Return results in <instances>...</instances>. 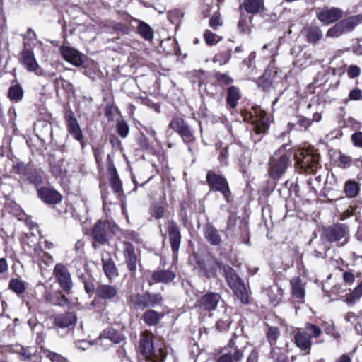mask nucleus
Masks as SVG:
<instances>
[{
	"label": "nucleus",
	"mask_w": 362,
	"mask_h": 362,
	"mask_svg": "<svg viewBox=\"0 0 362 362\" xmlns=\"http://www.w3.org/2000/svg\"><path fill=\"white\" fill-rule=\"evenodd\" d=\"M342 10L338 8H332L330 9H324L317 13L318 19L325 24H330L341 18Z\"/></svg>",
	"instance_id": "22"
},
{
	"label": "nucleus",
	"mask_w": 362,
	"mask_h": 362,
	"mask_svg": "<svg viewBox=\"0 0 362 362\" xmlns=\"http://www.w3.org/2000/svg\"><path fill=\"white\" fill-rule=\"evenodd\" d=\"M60 52L66 61L76 66H81L83 62V55L74 48L62 46Z\"/></svg>",
	"instance_id": "17"
},
{
	"label": "nucleus",
	"mask_w": 362,
	"mask_h": 362,
	"mask_svg": "<svg viewBox=\"0 0 362 362\" xmlns=\"http://www.w3.org/2000/svg\"><path fill=\"white\" fill-rule=\"evenodd\" d=\"M110 184L114 192L118 193L120 192L122 189V182L119 179V177L117 174H114L110 179Z\"/></svg>",
	"instance_id": "52"
},
{
	"label": "nucleus",
	"mask_w": 362,
	"mask_h": 362,
	"mask_svg": "<svg viewBox=\"0 0 362 362\" xmlns=\"http://www.w3.org/2000/svg\"><path fill=\"white\" fill-rule=\"evenodd\" d=\"M324 237L330 243H337L341 247L348 243L349 228L345 224L338 223L325 229Z\"/></svg>",
	"instance_id": "5"
},
{
	"label": "nucleus",
	"mask_w": 362,
	"mask_h": 362,
	"mask_svg": "<svg viewBox=\"0 0 362 362\" xmlns=\"http://www.w3.org/2000/svg\"><path fill=\"white\" fill-rule=\"evenodd\" d=\"M214 78L217 81L224 85H229L233 81V78L229 75L221 72H216L214 74Z\"/></svg>",
	"instance_id": "50"
},
{
	"label": "nucleus",
	"mask_w": 362,
	"mask_h": 362,
	"mask_svg": "<svg viewBox=\"0 0 362 362\" xmlns=\"http://www.w3.org/2000/svg\"><path fill=\"white\" fill-rule=\"evenodd\" d=\"M279 44L276 42H270L265 44L262 49V52L266 56L271 57L273 59L278 55Z\"/></svg>",
	"instance_id": "40"
},
{
	"label": "nucleus",
	"mask_w": 362,
	"mask_h": 362,
	"mask_svg": "<svg viewBox=\"0 0 362 362\" xmlns=\"http://www.w3.org/2000/svg\"><path fill=\"white\" fill-rule=\"evenodd\" d=\"M84 288L87 293L93 294L94 292L96 293V287L93 282H89L83 280Z\"/></svg>",
	"instance_id": "61"
},
{
	"label": "nucleus",
	"mask_w": 362,
	"mask_h": 362,
	"mask_svg": "<svg viewBox=\"0 0 362 362\" xmlns=\"http://www.w3.org/2000/svg\"><path fill=\"white\" fill-rule=\"evenodd\" d=\"M357 319L358 317L356 315V314L351 312L346 313L344 316V320L348 322L354 324L355 329L356 330L357 332H359L360 330L361 329V326L359 324H355Z\"/></svg>",
	"instance_id": "53"
},
{
	"label": "nucleus",
	"mask_w": 362,
	"mask_h": 362,
	"mask_svg": "<svg viewBox=\"0 0 362 362\" xmlns=\"http://www.w3.org/2000/svg\"><path fill=\"white\" fill-rule=\"evenodd\" d=\"M359 191V184L355 180H348L345 182L344 192L348 197H355L358 195Z\"/></svg>",
	"instance_id": "35"
},
{
	"label": "nucleus",
	"mask_w": 362,
	"mask_h": 362,
	"mask_svg": "<svg viewBox=\"0 0 362 362\" xmlns=\"http://www.w3.org/2000/svg\"><path fill=\"white\" fill-rule=\"evenodd\" d=\"M269 298L272 303L276 305L283 296V291L278 286H273L268 291Z\"/></svg>",
	"instance_id": "41"
},
{
	"label": "nucleus",
	"mask_w": 362,
	"mask_h": 362,
	"mask_svg": "<svg viewBox=\"0 0 362 362\" xmlns=\"http://www.w3.org/2000/svg\"><path fill=\"white\" fill-rule=\"evenodd\" d=\"M208 185L211 189L219 191L224 198L228 202L230 196V191L226 180L222 176L209 171L206 176Z\"/></svg>",
	"instance_id": "7"
},
{
	"label": "nucleus",
	"mask_w": 362,
	"mask_h": 362,
	"mask_svg": "<svg viewBox=\"0 0 362 362\" xmlns=\"http://www.w3.org/2000/svg\"><path fill=\"white\" fill-rule=\"evenodd\" d=\"M243 6L247 13L255 14L263 9L264 2L262 0H244Z\"/></svg>",
	"instance_id": "33"
},
{
	"label": "nucleus",
	"mask_w": 362,
	"mask_h": 362,
	"mask_svg": "<svg viewBox=\"0 0 362 362\" xmlns=\"http://www.w3.org/2000/svg\"><path fill=\"white\" fill-rule=\"evenodd\" d=\"M240 98L238 88L235 86H230L228 89L227 103L231 108L237 106L238 101Z\"/></svg>",
	"instance_id": "36"
},
{
	"label": "nucleus",
	"mask_w": 362,
	"mask_h": 362,
	"mask_svg": "<svg viewBox=\"0 0 362 362\" xmlns=\"http://www.w3.org/2000/svg\"><path fill=\"white\" fill-rule=\"evenodd\" d=\"M53 274L62 289L69 292L73 287L71 276L66 267L62 264L55 265Z\"/></svg>",
	"instance_id": "9"
},
{
	"label": "nucleus",
	"mask_w": 362,
	"mask_h": 362,
	"mask_svg": "<svg viewBox=\"0 0 362 362\" xmlns=\"http://www.w3.org/2000/svg\"><path fill=\"white\" fill-rule=\"evenodd\" d=\"M221 298V297L218 293H209L199 298L197 301L196 305L204 310H212L216 308Z\"/></svg>",
	"instance_id": "14"
},
{
	"label": "nucleus",
	"mask_w": 362,
	"mask_h": 362,
	"mask_svg": "<svg viewBox=\"0 0 362 362\" xmlns=\"http://www.w3.org/2000/svg\"><path fill=\"white\" fill-rule=\"evenodd\" d=\"M167 231L169 235L173 257L177 258L182 238L180 228L174 221H168L167 223Z\"/></svg>",
	"instance_id": "11"
},
{
	"label": "nucleus",
	"mask_w": 362,
	"mask_h": 362,
	"mask_svg": "<svg viewBox=\"0 0 362 362\" xmlns=\"http://www.w3.org/2000/svg\"><path fill=\"white\" fill-rule=\"evenodd\" d=\"M227 158H228L227 148L226 147L220 148L218 160L222 165H225L226 163Z\"/></svg>",
	"instance_id": "63"
},
{
	"label": "nucleus",
	"mask_w": 362,
	"mask_h": 362,
	"mask_svg": "<svg viewBox=\"0 0 362 362\" xmlns=\"http://www.w3.org/2000/svg\"><path fill=\"white\" fill-rule=\"evenodd\" d=\"M103 270L110 281L118 276V270L115 263L108 252L102 255Z\"/></svg>",
	"instance_id": "20"
},
{
	"label": "nucleus",
	"mask_w": 362,
	"mask_h": 362,
	"mask_svg": "<svg viewBox=\"0 0 362 362\" xmlns=\"http://www.w3.org/2000/svg\"><path fill=\"white\" fill-rule=\"evenodd\" d=\"M303 33L305 36L307 42L313 45L317 44L323 37L322 30L317 26L305 28Z\"/></svg>",
	"instance_id": "24"
},
{
	"label": "nucleus",
	"mask_w": 362,
	"mask_h": 362,
	"mask_svg": "<svg viewBox=\"0 0 362 362\" xmlns=\"http://www.w3.org/2000/svg\"><path fill=\"white\" fill-rule=\"evenodd\" d=\"M204 39L207 45L212 46L220 42L222 37L209 30H206L204 33Z\"/></svg>",
	"instance_id": "44"
},
{
	"label": "nucleus",
	"mask_w": 362,
	"mask_h": 362,
	"mask_svg": "<svg viewBox=\"0 0 362 362\" xmlns=\"http://www.w3.org/2000/svg\"><path fill=\"white\" fill-rule=\"evenodd\" d=\"M349 98L351 100H358L362 98V91L360 89H353L349 94Z\"/></svg>",
	"instance_id": "60"
},
{
	"label": "nucleus",
	"mask_w": 362,
	"mask_h": 362,
	"mask_svg": "<svg viewBox=\"0 0 362 362\" xmlns=\"http://www.w3.org/2000/svg\"><path fill=\"white\" fill-rule=\"evenodd\" d=\"M22 244L24 252L29 256L32 257L41 256L42 249L39 245L37 240L34 235L30 237L26 236L23 240Z\"/></svg>",
	"instance_id": "18"
},
{
	"label": "nucleus",
	"mask_w": 362,
	"mask_h": 362,
	"mask_svg": "<svg viewBox=\"0 0 362 362\" xmlns=\"http://www.w3.org/2000/svg\"><path fill=\"white\" fill-rule=\"evenodd\" d=\"M27 180L33 184L37 189L38 186L42 183V177L40 171L36 169L30 168L26 175Z\"/></svg>",
	"instance_id": "38"
},
{
	"label": "nucleus",
	"mask_w": 362,
	"mask_h": 362,
	"mask_svg": "<svg viewBox=\"0 0 362 362\" xmlns=\"http://www.w3.org/2000/svg\"><path fill=\"white\" fill-rule=\"evenodd\" d=\"M31 168H29L28 165L24 164L23 163H18L16 165L13 166V170L15 173L23 175L26 177L28 172Z\"/></svg>",
	"instance_id": "55"
},
{
	"label": "nucleus",
	"mask_w": 362,
	"mask_h": 362,
	"mask_svg": "<svg viewBox=\"0 0 362 362\" xmlns=\"http://www.w3.org/2000/svg\"><path fill=\"white\" fill-rule=\"evenodd\" d=\"M9 288L17 295H21L25 291V284L21 279H11L9 281Z\"/></svg>",
	"instance_id": "43"
},
{
	"label": "nucleus",
	"mask_w": 362,
	"mask_h": 362,
	"mask_svg": "<svg viewBox=\"0 0 362 362\" xmlns=\"http://www.w3.org/2000/svg\"><path fill=\"white\" fill-rule=\"evenodd\" d=\"M169 127L182 137L186 144L189 145L195 141L193 132L183 119L173 118L170 122Z\"/></svg>",
	"instance_id": "6"
},
{
	"label": "nucleus",
	"mask_w": 362,
	"mask_h": 362,
	"mask_svg": "<svg viewBox=\"0 0 362 362\" xmlns=\"http://www.w3.org/2000/svg\"><path fill=\"white\" fill-rule=\"evenodd\" d=\"M37 191L38 197L47 204H57L62 199V194L52 187H40Z\"/></svg>",
	"instance_id": "13"
},
{
	"label": "nucleus",
	"mask_w": 362,
	"mask_h": 362,
	"mask_svg": "<svg viewBox=\"0 0 362 362\" xmlns=\"http://www.w3.org/2000/svg\"><path fill=\"white\" fill-rule=\"evenodd\" d=\"M124 256L129 272L134 273L136 270L137 257L134 247L129 242L124 241Z\"/></svg>",
	"instance_id": "16"
},
{
	"label": "nucleus",
	"mask_w": 362,
	"mask_h": 362,
	"mask_svg": "<svg viewBox=\"0 0 362 362\" xmlns=\"http://www.w3.org/2000/svg\"><path fill=\"white\" fill-rule=\"evenodd\" d=\"M279 334L280 332L277 327H269L268 328V331L267 332V338L272 348L276 345Z\"/></svg>",
	"instance_id": "45"
},
{
	"label": "nucleus",
	"mask_w": 362,
	"mask_h": 362,
	"mask_svg": "<svg viewBox=\"0 0 362 362\" xmlns=\"http://www.w3.org/2000/svg\"><path fill=\"white\" fill-rule=\"evenodd\" d=\"M151 277L156 282L168 284L175 278V274L170 270H158L154 272Z\"/></svg>",
	"instance_id": "31"
},
{
	"label": "nucleus",
	"mask_w": 362,
	"mask_h": 362,
	"mask_svg": "<svg viewBox=\"0 0 362 362\" xmlns=\"http://www.w3.org/2000/svg\"><path fill=\"white\" fill-rule=\"evenodd\" d=\"M222 264L214 259H199L197 261L195 269L199 270L207 278L215 277L218 269L222 270Z\"/></svg>",
	"instance_id": "12"
},
{
	"label": "nucleus",
	"mask_w": 362,
	"mask_h": 362,
	"mask_svg": "<svg viewBox=\"0 0 362 362\" xmlns=\"http://www.w3.org/2000/svg\"><path fill=\"white\" fill-rule=\"evenodd\" d=\"M303 330L305 331L309 334V336H310V339L317 338L322 334V329L320 327L309 322L305 325V328Z\"/></svg>",
	"instance_id": "47"
},
{
	"label": "nucleus",
	"mask_w": 362,
	"mask_h": 362,
	"mask_svg": "<svg viewBox=\"0 0 362 362\" xmlns=\"http://www.w3.org/2000/svg\"><path fill=\"white\" fill-rule=\"evenodd\" d=\"M297 165L306 172L315 173L318 168L319 157L312 150L300 148L295 154Z\"/></svg>",
	"instance_id": "4"
},
{
	"label": "nucleus",
	"mask_w": 362,
	"mask_h": 362,
	"mask_svg": "<svg viewBox=\"0 0 362 362\" xmlns=\"http://www.w3.org/2000/svg\"><path fill=\"white\" fill-rule=\"evenodd\" d=\"M243 349H235L233 354L226 353L220 356L215 362H240L244 357Z\"/></svg>",
	"instance_id": "28"
},
{
	"label": "nucleus",
	"mask_w": 362,
	"mask_h": 362,
	"mask_svg": "<svg viewBox=\"0 0 362 362\" xmlns=\"http://www.w3.org/2000/svg\"><path fill=\"white\" fill-rule=\"evenodd\" d=\"M338 160L344 167L349 166L351 162V158L344 153H340Z\"/></svg>",
	"instance_id": "62"
},
{
	"label": "nucleus",
	"mask_w": 362,
	"mask_h": 362,
	"mask_svg": "<svg viewBox=\"0 0 362 362\" xmlns=\"http://www.w3.org/2000/svg\"><path fill=\"white\" fill-rule=\"evenodd\" d=\"M209 25L212 29L215 30H217L218 27L223 25V22L221 20V16L219 13L217 12L211 16L209 19Z\"/></svg>",
	"instance_id": "48"
},
{
	"label": "nucleus",
	"mask_w": 362,
	"mask_h": 362,
	"mask_svg": "<svg viewBox=\"0 0 362 362\" xmlns=\"http://www.w3.org/2000/svg\"><path fill=\"white\" fill-rule=\"evenodd\" d=\"M344 33L341 30L340 25L338 23L335 24L333 27L330 28L326 34L327 37H338L343 35Z\"/></svg>",
	"instance_id": "49"
},
{
	"label": "nucleus",
	"mask_w": 362,
	"mask_h": 362,
	"mask_svg": "<svg viewBox=\"0 0 362 362\" xmlns=\"http://www.w3.org/2000/svg\"><path fill=\"white\" fill-rule=\"evenodd\" d=\"M204 235L212 245H218L221 243V237L218 231L212 225L206 224L204 226Z\"/></svg>",
	"instance_id": "25"
},
{
	"label": "nucleus",
	"mask_w": 362,
	"mask_h": 362,
	"mask_svg": "<svg viewBox=\"0 0 362 362\" xmlns=\"http://www.w3.org/2000/svg\"><path fill=\"white\" fill-rule=\"evenodd\" d=\"M148 307H155L156 305H160L163 297L160 293H151L148 292L145 293Z\"/></svg>",
	"instance_id": "46"
},
{
	"label": "nucleus",
	"mask_w": 362,
	"mask_h": 362,
	"mask_svg": "<svg viewBox=\"0 0 362 362\" xmlns=\"http://www.w3.org/2000/svg\"><path fill=\"white\" fill-rule=\"evenodd\" d=\"M354 146L362 148V132H356L351 135Z\"/></svg>",
	"instance_id": "59"
},
{
	"label": "nucleus",
	"mask_w": 362,
	"mask_h": 362,
	"mask_svg": "<svg viewBox=\"0 0 362 362\" xmlns=\"http://www.w3.org/2000/svg\"><path fill=\"white\" fill-rule=\"evenodd\" d=\"M47 357L52 362H69L66 358L52 351L46 352Z\"/></svg>",
	"instance_id": "56"
},
{
	"label": "nucleus",
	"mask_w": 362,
	"mask_h": 362,
	"mask_svg": "<svg viewBox=\"0 0 362 362\" xmlns=\"http://www.w3.org/2000/svg\"><path fill=\"white\" fill-rule=\"evenodd\" d=\"M346 72L348 77L354 79L358 77L361 71L359 66L352 64L347 68Z\"/></svg>",
	"instance_id": "54"
},
{
	"label": "nucleus",
	"mask_w": 362,
	"mask_h": 362,
	"mask_svg": "<svg viewBox=\"0 0 362 362\" xmlns=\"http://www.w3.org/2000/svg\"><path fill=\"white\" fill-rule=\"evenodd\" d=\"M8 95L11 100L18 103L23 99V90L19 84L12 85L8 89Z\"/></svg>",
	"instance_id": "37"
},
{
	"label": "nucleus",
	"mask_w": 362,
	"mask_h": 362,
	"mask_svg": "<svg viewBox=\"0 0 362 362\" xmlns=\"http://www.w3.org/2000/svg\"><path fill=\"white\" fill-rule=\"evenodd\" d=\"M20 62L30 72H35L37 76H45L44 71L40 69L34 53L29 49L24 47L20 54Z\"/></svg>",
	"instance_id": "8"
},
{
	"label": "nucleus",
	"mask_w": 362,
	"mask_h": 362,
	"mask_svg": "<svg viewBox=\"0 0 362 362\" xmlns=\"http://www.w3.org/2000/svg\"><path fill=\"white\" fill-rule=\"evenodd\" d=\"M292 296L298 303H303L305 298V284L300 277H293L290 281Z\"/></svg>",
	"instance_id": "21"
},
{
	"label": "nucleus",
	"mask_w": 362,
	"mask_h": 362,
	"mask_svg": "<svg viewBox=\"0 0 362 362\" xmlns=\"http://www.w3.org/2000/svg\"><path fill=\"white\" fill-rule=\"evenodd\" d=\"M294 341L297 347L302 351L310 352L312 346L310 336L304 330L299 329L294 334Z\"/></svg>",
	"instance_id": "23"
},
{
	"label": "nucleus",
	"mask_w": 362,
	"mask_h": 362,
	"mask_svg": "<svg viewBox=\"0 0 362 362\" xmlns=\"http://www.w3.org/2000/svg\"><path fill=\"white\" fill-rule=\"evenodd\" d=\"M129 305L134 309L144 310L148 307L146 293L132 294L129 299Z\"/></svg>",
	"instance_id": "30"
},
{
	"label": "nucleus",
	"mask_w": 362,
	"mask_h": 362,
	"mask_svg": "<svg viewBox=\"0 0 362 362\" xmlns=\"http://www.w3.org/2000/svg\"><path fill=\"white\" fill-rule=\"evenodd\" d=\"M362 296V281L351 292L346 298L349 305H354L359 300Z\"/></svg>",
	"instance_id": "39"
},
{
	"label": "nucleus",
	"mask_w": 362,
	"mask_h": 362,
	"mask_svg": "<svg viewBox=\"0 0 362 362\" xmlns=\"http://www.w3.org/2000/svg\"><path fill=\"white\" fill-rule=\"evenodd\" d=\"M76 316L73 313L57 315L54 318V324L60 328H66L76 323Z\"/></svg>",
	"instance_id": "27"
},
{
	"label": "nucleus",
	"mask_w": 362,
	"mask_h": 362,
	"mask_svg": "<svg viewBox=\"0 0 362 362\" xmlns=\"http://www.w3.org/2000/svg\"><path fill=\"white\" fill-rule=\"evenodd\" d=\"M162 317V314L153 310H148L146 311L142 317L145 323H146L149 326L157 325Z\"/></svg>",
	"instance_id": "34"
},
{
	"label": "nucleus",
	"mask_w": 362,
	"mask_h": 362,
	"mask_svg": "<svg viewBox=\"0 0 362 362\" xmlns=\"http://www.w3.org/2000/svg\"><path fill=\"white\" fill-rule=\"evenodd\" d=\"M117 133L122 138H125L129 134V127L124 122H120L117 126Z\"/></svg>",
	"instance_id": "57"
},
{
	"label": "nucleus",
	"mask_w": 362,
	"mask_h": 362,
	"mask_svg": "<svg viewBox=\"0 0 362 362\" xmlns=\"http://www.w3.org/2000/svg\"><path fill=\"white\" fill-rule=\"evenodd\" d=\"M75 344L76 346L82 351L87 350L90 346L93 345L90 341L85 340L76 341Z\"/></svg>",
	"instance_id": "64"
},
{
	"label": "nucleus",
	"mask_w": 362,
	"mask_h": 362,
	"mask_svg": "<svg viewBox=\"0 0 362 362\" xmlns=\"http://www.w3.org/2000/svg\"><path fill=\"white\" fill-rule=\"evenodd\" d=\"M165 209L163 206L158 205H154L152 207V216L156 219H160L164 216Z\"/></svg>",
	"instance_id": "58"
},
{
	"label": "nucleus",
	"mask_w": 362,
	"mask_h": 362,
	"mask_svg": "<svg viewBox=\"0 0 362 362\" xmlns=\"http://www.w3.org/2000/svg\"><path fill=\"white\" fill-rule=\"evenodd\" d=\"M111 229L114 233L118 228L116 225L112 224L108 221H98L93 229V236L95 241L100 244H105L107 242V233Z\"/></svg>",
	"instance_id": "10"
},
{
	"label": "nucleus",
	"mask_w": 362,
	"mask_h": 362,
	"mask_svg": "<svg viewBox=\"0 0 362 362\" xmlns=\"http://www.w3.org/2000/svg\"><path fill=\"white\" fill-rule=\"evenodd\" d=\"M139 33L146 40H150L153 37L152 28L147 23L140 21L138 25Z\"/></svg>",
	"instance_id": "42"
},
{
	"label": "nucleus",
	"mask_w": 362,
	"mask_h": 362,
	"mask_svg": "<svg viewBox=\"0 0 362 362\" xmlns=\"http://www.w3.org/2000/svg\"><path fill=\"white\" fill-rule=\"evenodd\" d=\"M123 237L128 240H132L134 243H141V238L139 235L134 231L132 230H124L122 231Z\"/></svg>",
	"instance_id": "51"
},
{
	"label": "nucleus",
	"mask_w": 362,
	"mask_h": 362,
	"mask_svg": "<svg viewBox=\"0 0 362 362\" xmlns=\"http://www.w3.org/2000/svg\"><path fill=\"white\" fill-rule=\"evenodd\" d=\"M16 353L22 361H35L37 358V349L35 346H17Z\"/></svg>",
	"instance_id": "26"
},
{
	"label": "nucleus",
	"mask_w": 362,
	"mask_h": 362,
	"mask_svg": "<svg viewBox=\"0 0 362 362\" xmlns=\"http://www.w3.org/2000/svg\"><path fill=\"white\" fill-rule=\"evenodd\" d=\"M291 153L286 152V146L276 151L269 161V175L274 179L280 178L291 165Z\"/></svg>",
	"instance_id": "1"
},
{
	"label": "nucleus",
	"mask_w": 362,
	"mask_h": 362,
	"mask_svg": "<svg viewBox=\"0 0 362 362\" xmlns=\"http://www.w3.org/2000/svg\"><path fill=\"white\" fill-rule=\"evenodd\" d=\"M222 271L229 287L234 294L243 304L248 303V295L245 286L235 270L228 265L223 266Z\"/></svg>",
	"instance_id": "2"
},
{
	"label": "nucleus",
	"mask_w": 362,
	"mask_h": 362,
	"mask_svg": "<svg viewBox=\"0 0 362 362\" xmlns=\"http://www.w3.org/2000/svg\"><path fill=\"white\" fill-rule=\"evenodd\" d=\"M140 348L141 354L148 360L152 362H163L167 355L163 349H159L158 353H155L153 344V335L151 332L146 331L141 334L140 339Z\"/></svg>",
	"instance_id": "3"
},
{
	"label": "nucleus",
	"mask_w": 362,
	"mask_h": 362,
	"mask_svg": "<svg viewBox=\"0 0 362 362\" xmlns=\"http://www.w3.org/2000/svg\"><path fill=\"white\" fill-rule=\"evenodd\" d=\"M117 294L118 289L115 286L101 283L96 287V296L100 299L113 300Z\"/></svg>",
	"instance_id": "19"
},
{
	"label": "nucleus",
	"mask_w": 362,
	"mask_h": 362,
	"mask_svg": "<svg viewBox=\"0 0 362 362\" xmlns=\"http://www.w3.org/2000/svg\"><path fill=\"white\" fill-rule=\"evenodd\" d=\"M101 337L109 339L115 344L124 342L125 337L112 328H108L103 331Z\"/></svg>",
	"instance_id": "32"
},
{
	"label": "nucleus",
	"mask_w": 362,
	"mask_h": 362,
	"mask_svg": "<svg viewBox=\"0 0 362 362\" xmlns=\"http://www.w3.org/2000/svg\"><path fill=\"white\" fill-rule=\"evenodd\" d=\"M362 23V16L357 15L351 16L343 21H341L339 24L340 25L344 33L352 31L356 25Z\"/></svg>",
	"instance_id": "29"
},
{
	"label": "nucleus",
	"mask_w": 362,
	"mask_h": 362,
	"mask_svg": "<svg viewBox=\"0 0 362 362\" xmlns=\"http://www.w3.org/2000/svg\"><path fill=\"white\" fill-rule=\"evenodd\" d=\"M66 127L69 134L74 139L80 142L83 148L84 147L83 134L77 119L73 114H71L66 119Z\"/></svg>",
	"instance_id": "15"
}]
</instances>
